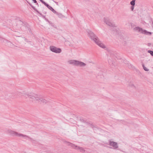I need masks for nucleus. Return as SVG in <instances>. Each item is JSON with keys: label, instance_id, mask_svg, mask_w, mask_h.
I'll use <instances>...</instances> for the list:
<instances>
[{"label": "nucleus", "instance_id": "f257e3e1", "mask_svg": "<svg viewBox=\"0 0 153 153\" xmlns=\"http://www.w3.org/2000/svg\"><path fill=\"white\" fill-rule=\"evenodd\" d=\"M17 95L23 96L25 98H29L30 100L32 102L37 101L39 102H41L43 103H46L49 102V100H47L41 97L39 95L33 93L28 92L26 91H18Z\"/></svg>", "mask_w": 153, "mask_h": 153}, {"label": "nucleus", "instance_id": "f03ea898", "mask_svg": "<svg viewBox=\"0 0 153 153\" xmlns=\"http://www.w3.org/2000/svg\"><path fill=\"white\" fill-rule=\"evenodd\" d=\"M68 62L69 64L76 66L83 67L85 66L86 65L85 63L82 62L75 60H71L68 61Z\"/></svg>", "mask_w": 153, "mask_h": 153}, {"label": "nucleus", "instance_id": "7ed1b4c3", "mask_svg": "<svg viewBox=\"0 0 153 153\" xmlns=\"http://www.w3.org/2000/svg\"><path fill=\"white\" fill-rule=\"evenodd\" d=\"M17 26L18 28V29L19 30L21 29L22 30H26L27 29L29 30V29L27 26H26V24L24 23L21 21H19L17 22Z\"/></svg>", "mask_w": 153, "mask_h": 153}, {"label": "nucleus", "instance_id": "20e7f679", "mask_svg": "<svg viewBox=\"0 0 153 153\" xmlns=\"http://www.w3.org/2000/svg\"><path fill=\"white\" fill-rule=\"evenodd\" d=\"M87 31L88 33V36L90 38L91 40L94 41V42L97 40L99 39L98 37L92 31L88 29Z\"/></svg>", "mask_w": 153, "mask_h": 153}, {"label": "nucleus", "instance_id": "39448f33", "mask_svg": "<svg viewBox=\"0 0 153 153\" xmlns=\"http://www.w3.org/2000/svg\"><path fill=\"white\" fill-rule=\"evenodd\" d=\"M68 145L70 146H71L77 150H79V151L81 152L84 153L85 152V150L82 147L78 146L74 144H73L70 143L68 142Z\"/></svg>", "mask_w": 153, "mask_h": 153}, {"label": "nucleus", "instance_id": "423d86ee", "mask_svg": "<svg viewBox=\"0 0 153 153\" xmlns=\"http://www.w3.org/2000/svg\"><path fill=\"white\" fill-rule=\"evenodd\" d=\"M7 132L9 134L13 136H18L19 137L20 136H24L22 135V134L11 130L9 129L8 130Z\"/></svg>", "mask_w": 153, "mask_h": 153}, {"label": "nucleus", "instance_id": "0eeeda50", "mask_svg": "<svg viewBox=\"0 0 153 153\" xmlns=\"http://www.w3.org/2000/svg\"><path fill=\"white\" fill-rule=\"evenodd\" d=\"M50 49L52 52L56 53H60L62 51L60 48L51 45L50 46Z\"/></svg>", "mask_w": 153, "mask_h": 153}, {"label": "nucleus", "instance_id": "6e6552de", "mask_svg": "<svg viewBox=\"0 0 153 153\" xmlns=\"http://www.w3.org/2000/svg\"><path fill=\"white\" fill-rule=\"evenodd\" d=\"M134 31L139 33H143V30L142 28H141L138 26L136 27L133 28Z\"/></svg>", "mask_w": 153, "mask_h": 153}, {"label": "nucleus", "instance_id": "1a4fd4ad", "mask_svg": "<svg viewBox=\"0 0 153 153\" xmlns=\"http://www.w3.org/2000/svg\"><path fill=\"white\" fill-rule=\"evenodd\" d=\"M104 21L107 25L113 27H116V25L110 22L109 20L107 19L104 18Z\"/></svg>", "mask_w": 153, "mask_h": 153}, {"label": "nucleus", "instance_id": "9d476101", "mask_svg": "<svg viewBox=\"0 0 153 153\" xmlns=\"http://www.w3.org/2000/svg\"><path fill=\"white\" fill-rule=\"evenodd\" d=\"M15 39L18 42L22 43L24 41H26L27 39L25 37H23L21 36H16Z\"/></svg>", "mask_w": 153, "mask_h": 153}, {"label": "nucleus", "instance_id": "9b49d317", "mask_svg": "<svg viewBox=\"0 0 153 153\" xmlns=\"http://www.w3.org/2000/svg\"><path fill=\"white\" fill-rule=\"evenodd\" d=\"M5 42H6L5 44V45L6 46H7L10 48H15V47H17V46L14 45L10 41L8 40H7V41H5Z\"/></svg>", "mask_w": 153, "mask_h": 153}, {"label": "nucleus", "instance_id": "f8f14e48", "mask_svg": "<svg viewBox=\"0 0 153 153\" xmlns=\"http://www.w3.org/2000/svg\"><path fill=\"white\" fill-rule=\"evenodd\" d=\"M109 143L108 145L114 147V149H116L118 148V146L117 143L109 140Z\"/></svg>", "mask_w": 153, "mask_h": 153}, {"label": "nucleus", "instance_id": "ddd939ff", "mask_svg": "<svg viewBox=\"0 0 153 153\" xmlns=\"http://www.w3.org/2000/svg\"><path fill=\"white\" fill-rule=\"evenodd\" d=\"M127 66L129 69H131L133 70H135L136 71V72H137L139 74H140V72L139 71V70L136 69L134 67V66H133L132 65H131V64L129 63H127Z\"/></svg>", "mask_w": 153, "mask_h": 153}, {"label": "nucleus", "instance_id": "4468645a", "mask_svg": "<svg viewBox=\"0 0 153 153\" xmlns=\"http://www.w3.org/2000/svg\"><path fill=\"white\" fill-rule=\"evenodd\" d=\"M97 45H99L100 47L101 48H105V47L104 45L101 43L99 40V39H98L97 40L95 41V42Z\"/></svg>", "mask_w": 153, "mask_h": 153}, {"label": "nucleus", "instance_id": "2eb2a0df", "mask_svg": "<svg viewBox=\"0 0 153 153\" xmlns=\"http://www.w3.org/2000/svg\"><path fill=\"white\" fill-rule=\"evenodd\" d=\"M136 0H132L130 2V4L131 5V11H133L134 6L135 5V1Z\"/></svg>", "mask_w": 153, "mask_h": 153}, {"label": "nucleus", "instance_id": "dca6fc26", "mask_svg": "<svg viewBox=\"0 0 153 153\" xmlns=\"http://www.w3.org/2000/svg\"><path fill=\"white\" fill-rule=\"evenodd\" d=\"M110 54L112 59H115V58L116 57V54L113 51H111L110 52Z\"/></svg>", "mask_w": 153, "mask_h": 153}, {"label": "nucleus", "instance_id": "f3484780", "mask_svg": "<svg viewBox=\"0 0 153 153\" xmlns=\"http://www.w3.org/2000/svg\"><path fill=\"white\" fill-rule=\"evenodd\" d=\"M27 3L29 4V5L32 7V8L36 11L38 13H39L40 15H42V14L40 13L35 8V7L33 6L31 4L30 2L28 1H27Z\"/></svg>", "mask_w": 153, "mask_h": 153}, {"label": "nucleus", "instance_id": "a211bd4d", "mask_svg": "<svg viewBox=\"0 0 153 153\" xmlns=\"http://www.w3.org/2000/svg\"><path fill=\"white\" fill-rule=\"evenodd\" d=\"M39 1L43 4H44L45 6H46L48 8H49V7L50 6L46 3L43 0H39Z\"/></svg>", "mask_w": 153, "mask_h": 153}, {"label": "nucleus", "instance_id": "6ab92c4d", "mask_svg": "<svg viewBox=\"0 0 153 153\" xmlns=\"http://www.w3.org/2000/svg\"><path fill=\"white\" fill-rule=\"evenodd\" d=\"M58 16V17L60 18H65V16H64L62 14L58 13L57 14H56Z\"/></svg>", "mask_w": 153, "mask_h": 153}, {"label": "nucleus", "instance_id": "aec40b11", "mask_svg": "<svg viewBox=\"0 0 153 153\" xmlns=\"http://www.w3.org/2000/svg\"><path fill=\"white\" fill-rule=\"evenodd\" d=\"M129 88H131L132 89H136V87L132 84H130L129 85Z\"/></svg>", "mask_w": 153, "mask_h": 153}, {"label": "nucleus", "instance_id": "412c9836", "mask_svg": "<svg viewBox=\"0 0 153 153\" xmlns=\"http://www.w3.org/2000/svg\"><path fill=\"white\" fill-rule=\"evenodd\" d=\"M130 43L129 41H124L123 42V44L124 45H129Z\"/></svg>", "mask_w": 153, "mask_h": 153}, {"label": "nucleus", "instance_id": "4be33fe9", "mask_svg": "<svg viewBox=\"0 0 153 153\" xmlns=\"http://www.w3.org/2000/svg\"><path fill=\"white\" fill-rule=\"evenodd\" d=\"M41 10H42V13L44 14H46L47 13V9L46 8H45L44 7H42Z\"/></svg>", "mask_w": 153, "mask_h": 153}, {"label": "nucleus", "instance_id": "5701e85b", "mask_svg": "<svg viewBox=\"0 0 153 153\" xmlns=\"http://www.w3.org/2000/svg\"><path fill=\"white\" fill-rule=\"evenodd\" d=\"M7 39L2 38L0 36V41L2 43H4L5 44L6 42L5 41H7Z\"/></svg>", "mask_w": 153, "mask_h": 153}, {"label": "nucleus", "instance_id": "b1692460", "mask_svg": "<svg viewBox=\"0 0 153 153\" xmlns=\"http://www.w3.org/2000/svg\"><path fill=\"white\" fill-rule=\"evenodd\" d=\"M22 134L23 135H24V136H20L19 137H22L24 138V139H26L27 138H28L29 139H31V138L29 137V136H27L26 135L23 134Z\"/></svg>", "mask_w": 153, "mask_h": 153}, {"label": "nucleus", "instance_id": "393cba45", "mask_svg": "<svg viewBox=\"0 0 153 153\" xmlns=\"http://www.w3.org/2000/svg\"><path fill=\"white\" fill-rule=\"evenodd\" d=\"M144 34L150 36L152 34V33L149 32H148L146 30H144Z\"/></svg>", "mask_w": 153, "mask_h": 153}, {"label": "nucleus", "instance_id": "a878e982", "mask_svg": "<svg viewBox=\"0 0 153 153\" xmlns=\"http://www.w3.org/2000/svg\"><path fill=\"white\" fill-rule=\"evenodd\" d=\"M148 52L150 54L153 56V51L151 50H149Z\"/></svg>", "mask_w": 153, "mask_h": 153}, {"label": "nucleus", "instance_id": "bb28decb", "mask_svg": "<svg viewBox=\"0 0 153 153\" xmlns=\"http://www.w3.org/2000/svg\"><path fill=\"white\" fill-rule=\"evenodd\" d=\"M52 11L54 13L56 14V15L57 14L58 12L56 11L54 9H53V10Z\"/></svg>", "mask_w": 153, "mask_h": 153}, {"label": "nucleus", "instance_id": "cd10ccee", "mask_svg": "<svg viewBox=\"0 0 153 153\" xmlns=\"http://www.w3.org/2000/svg\"><path fill=\"white\" fill-rule=\"evenodd\" d=\"M33 143H35L36 140L31 138V139H30Z\"/></svg>", "mask_w": 153, "mask_h": 153}, {"label": "nucleus", "instance_id": "c85d7f7f", "mask_svg": "<svg viewBox=\"0 0 153 153\" xmlns=\"http://www.w3.org/2000/svg\"><path fill=\"white\" fill-rule=\"evenodd\" d=\"M34 2V3H36V4L38 5V6H39V5L38 3H37V2L36 0H32Z\"/></svg>", "mask_w": 153, "mask_h": 153}, {"label": "nucleus", "instance_id": "c756f323", "mask_svg": "<svg viewBox=\"0 0 153 153\" xmlns=\"http://www.w3.org/2000/svg\"><path fill=\"white\" fill-rule=\"evenodd\" d=\"M48 9H50V10H51V11L53 10V9L51 6H50L49 7Z\"/></svg>", "mask_w": 153, "mask_h": 153}, {"label": "nucleus", "instance_id": "7c9ffc66", "mask_svg": "<svg viewBox=\"0 0 153 153\" xmlns=\"http://www.w3.org/2000/svg\"><path fill=\"white\" fill-rule=\"evenodd\" d=\"M144 70L146 71H149V69L144 66Z\"/></svg>", "mask_w": 153, "mask_h": 153}, {"label": "nucleus", "instance_id": "2f4dec72", "mask_svg": "<svg viewBox=\"0 0 153 153\" xmlns=\"http://www.w3.org/2000/svg\"><path fill=\"white\" fill-rule=\"evenodd\" d=\"M142 62V66L143 68V62Z\"/></svg>", "mask_w": 153, "mask_h": 153}, {"label": "nucleus", "instance_id": "473e14b6", "mask_svg": "<svg viewBox=\"0 0 153 153\" xmlns=\"http://www.w3.org/2000/svg\"><path fill=\"white\" fill-rule=\"evenodd\" d=\"M54 1L57 5L58 4V3L57 2H56V1Z\"/></svg>", "mask_w": 153, "mask_h": 153}, {"label": "nucleus", "instance_id": "72a5a7b5", "mask_svg": "<svg viewBox=\"0 0 153 153\" xmlns=\"http://www.w3.org/2000/svg\"><path fill=\"white\" fill-rule=\"evenodd\" d=\"M110 60V59H109V60H108V61L109 63H110V61H109Z\"/></svg>", "mask_w": 153, "mask_h": 153}, {"label": "nucleus", "instance_id": "f704fd0d", "mask_svg": "<svg viewBox=\"0 0 153 153\" xmlns=\"http://www.w3.org/2000/svg\"><path fill=\"white\" fill-rule=\"evenodd\" d=\"M109 148H111V147H110Z\"/></svg>", "mask_w": 153, "mask_h": 153}]
</instances>
